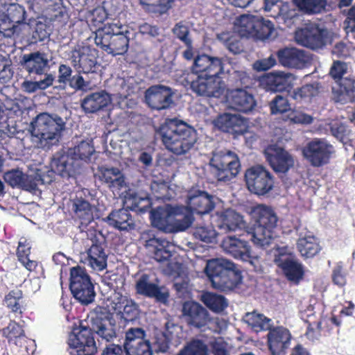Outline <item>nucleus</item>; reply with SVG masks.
Here are the masks:
<instances>
[{
	"mask_svg": "<svg viewBox=\"0 0 355 355\" xmlns=\"http://www.w3.org/2000/svg\"><path fill=\"white\" fill-rule=\"evenodd\" d=\"M69 288L74 298L82 304L87 305L94 300V285L86 270L81 266L71 268Z\"/></svg>",
	"mask_w": 355,
	"mask_h": 355,
	"instance_id": "nucleus-10",
	"label": "nucleus"
},
{
	"mask_svg": "<svg viewBox=\"0 0 355 355\" xmlns=\"http://www.w3.org/2000/svg\"><path fill=\"white\" fill-rule=\"evenodd\" d=\"M173 33L184 44L191 45L192 40L189 37V27L184 25L182 21L175 25L173 28Z\"/></svg>",
	"mask_w": 355,
	"mask_h": 355,
	"instance_id": "nucleus-60",
	"label": "nucleus"
},
{
	"mask_svg": "<svg viewBox=\"0 0 355 355\" xmlns=\"http://www.w3.org/2000/svg\"><path fill=\"white\" fill-rule=\"evenodd\" d=\"M110 16L102 6H98L91 12V21L94 26H97L98 24H103Z\"/></svg>",
	"mask_w": 355,
	"mask_h": 355,
	"instance_id": "nucleus-64",
	"label": "nucleus"
},
{
	"mask_svg": "<svg viewBox=\"0 0 355 355\" xmlns=\"http://www.w3.org/2000/svg\"><path fill=\"white\" fill-rule=\"evenodd\" d=\"M173 94L169 87L162 85H152L145 92V101L152 110H166L173 103Z\"/></svg>",
	"mask_w": 355,
	"mask_h": 355,
	"instance_id": "nucleus-20",
	"label": "nucleus"
},
{
	"mask_svg": "<svg viewBox=\"0 0 355 355\" xmlns=\"http://www.w3.org/2000/svg\"><path fill=\"white\" fill-rule=\"evenodd\" d=\"M192 71L197 75L190 84L193 92L207 97H219L222 94L220 75L224 73L222 58L204 53L199 55L194 59Z\"/></svg>",
	"mask_w": 355,
	"mask_h": 355,
	"instance_id": "nucleus-1",
	"label": "nucleus"
},
{
	"mask_svg": "<svg viewBox=\"0 0 355 355\" xmlns=\"http://www.w3.org/2000/svg\"><path fill=\"white\" fill-rule=\"evenodd\" d=\"M205 272L216 289L233 290L241 283L242 275L235 264L226 259H215L207 261Z\"/></svg>",
	"mask_w": 355,
	"mask_h": 355,
	"instance_id": "nucleus-5",
	"label": "nucleus"
},
{
	"mask_svg": "<svg viewBox=\"0 0 355 355\" xmlns=\"http://www.w3.org/2000/svg\"><path fill=\"white\" fill-rule=\"evenodd\" d=\"M146 332L140 327L130 328L125 332L124 349L127 355H152L149 340L145 339Z\"/></svg>",
	"mask_w": 355,
	"mask_h": 355,
	"instance_id": "nucleus-18",
	"label": "nucleus"
},
{
	"mask_svg": "<svg viewBox=\"0 0 355 355\" xmlns=\"http://www.w3.org/2000/svg\"><path fill=\"white\" fill-rule=\"evenodd\" d=\"M50 35L49 27L44 22L37 21L32 33V43L43 42Z\"/></svg>",
	"mask_w": 355,
	"mask_h": 355,
	"instance_id": "nucleus-58",
	"label": "nucleus"
},
{
	"mask_svg": "<svg viewBox=\"0 0 355 355\" xmlns=\"http://www.w3.org/2000/svg\"><path fill=\"white\" fill-rule=\"evenodd\" d=\"M274 262L281 268L288 281L298 284L303 279L304 272L302 266L294 259L291 253H287L283 249L279 250L275 255Z\"/></svg>",
	"mask_w": 355,
	"mask_h": 355,
	"instance_id": "nucleus-19",
	"label": "nucleus"
},
{
	"mask_svg": "<svg viewBox=\"0 0 355 355\" xmlns=\"http://www.w3.org/2000/svg\"><path fill=\"white\" fill-rule=\"evenodd\" d=\"M209 346L212 355H230L229 345L221 337L211 340Z\"/></svg>",
	"mask_w": 355,
	"mask_h": 355,
	"instance_id": "nucleus-57",
	"label": "nucleus"
},
{
	"mask_svg": "<svg viewBox=\"0 0 355 355\" xmlns=\"http://www.w3.org/2000/svg\"><path fill=\"white\" fill-rule=\"evenodd\" d=\"M201 301L211 311L219 313L228 306L227 299L222 295L205 292L202 295Z\"/></svg>",
	"mask_w": 355,
	"mask_h": 355,
	"instance_id": "nucleus-46",
	"label": "nucleus"
},
{
	"mask_svg": "<svg viewBox=\"0 0 355 355\" xmlns=\"http://www.w3.org/2000/svg\"><path fill=\"white\" fill-rule=\"evenodd\" d=\"M74 215L80 220L81 225H88L94 220L93 207L85 199L76 198L72 201Z\"/></svg>",
	"mask_w": 355,
	"mask_h": 355,
	"instance_id": "nucleus-42",
	"label": "nucleus"
},
{
	"mask_svg": "<svg viewBox=\"0 0 355 355\" xmlns=\"http://www.w3.org/2000/svg\"><path fill=\"white\" fill-rule=\"evenodd\" d=\"M279 62L284 67L302 69L309 62V58L302 50L284 48L277 52Z\"/></svg>",
	"mask_w": 355,
	"mask_h": 355,
	"instance_id": "nucleus-31",
	"label": "nucleus"
},
{
	"mask_svg": "<svg viewBox=\"0 0 355 355\" xmlns=\"http://www.w3.org/2000/svg\"><path fill=\"white\" fill-rule=\"evenodd\" d=\"M304 159L313 167L320 168L329 164L336 150L327 139L314 138L307 142L301 150Z\"/></svg>",
	"mask_w": 355,
	"mask_h": 355,
	"instance_id": "nucleus-8",
	"label": "nucleus"
},
{
	"mask_svg": "<svg viewBox=\"0 0 355 355\" xmlns=\"http://www.w3.org/2000/svg\"><path fill=\"white\" fill-rule=\"evenodd\" d=\"M23 292L20 289H13L5 295L3 302L5 306L17 316H21L23 313Z\"/></svg>",
	"mask_w": 355,
	"mask_h": 355,
	"instance_id": "nucleus-47",
	"label": "nucleus"
},
{
	"mask_svg": "<svg viewBox=\"0 0 355 355\" xmlns=\"http://www.w3.org/2000/svg\"><path fill=\"white\" fill-rule=\"evenodd\" d=\"M293 76L290 73L275 72L263 78L267 90L273 92H289L293 87Z\"/></svg>",
	"mask_w": 355,
	"mask_h": 355,
	"instance_id": "nucleus-32",
	"label": "nucleus"
},
{
	"mask_svg": "<svg viewBox=\"0 0 355 355\" xmlns=\"http://www.w3.org/2000/svg\"><path fill=\"white\" fill-rule=\"evenodd\" d=\"M130 203L128 207L139 214H144L151 209V202L149 198H141L137 194L132 195L127 200Z\"/></svg>",
	"mask_w": 355,
	"mask_h": 355,
	"instance_id": "nucleus-54",
	"label": "nucleus"
},
{
	"mask_svg": "<svg viewBox=\"0 0 355 355\" xmlns=\"http://www.w3.org/2000/svg\"><path fill=\"white\" fill-rule=\"evenodd\" d=\"M295 6L304 14L320 13L325 9L327 0H293Z\"/></svg>",
	"mask_w": 355,
	"mask_h": 355,
	"instance_id": "nucleus-50",
	"label": "nucleus"
},
{
	"mask_svg": "<svg viewBox=\"0 0 355 355\" xmlns=\"http://www.w3.org/2000/svg\"><path fill=\"white\" fill-rule=\"evenodd\" d=\"M266 160L276 172L286 173L293 166L291 155L280 147L270 146L265 152Z\"/></svg>",
	"mask_w": 355,
	"mask_h": 355,
	"instance_id": "nucleus-26",
	"label": "nucleus"
},
{
	"mask_svg": "<svg viewBox=\"0 0 355 355\" xmlns=\"http://www.w3.org/2000/svg\"><path fill=\"white\" fill-rule=\"evenodd\" d=\"M253 225L250 240L260 248L268 246L274 239V231L277 225L278 218L274 210L266 205H258L251 211Z\"/></svg>",
	"mask_w": 355,
	"mask_h": 355,
	"instance_id": "nucleus-4",
	"label": "nucleus"
},
{
	"mask_svg": "<svg viewBox=\"0 0 355 355\" xmlns=\"http://www.w3.org/2000/svg\"><path fill=\"white\" fill-rule=\"evenodd\" d=\"M319 88L313 84H306L300 87L293 89L291 94V98L297 102L310 101L313 97L318 96Z\"/></svg>",
	"mask_w": 355,
	"mask_h": 355,
	"instance_id": "nucleus-51",
	"label": "nucleus"
},
{
	"mask_svg": "<svg viewBox=\"0 0 355 355\" xmlns=\"http://www.w3.org/2000/svg\"><path fill=\"white\" fill-rule=\"evenodd\" d=\"M331 135L342 142L347 138L348 131L346 126L341 123H334L330 125Z\"/></svg>",
	"mask_w": 355,
	"mask_h": 355,
	"instance_id": "nucleus-62",
	"label": "nucleus"
},
{
	"mask_svg": "<svg viewBox=\"0 0 355 355\" xmlns=\"http://www.w3.org/2000/svg\"><path fill=\"white\" fill-rule=\"evenodd\" d=\"M209 164L211 174L220 182L232 180L241 171L239 156L230 150L214 151Z\"/></svg>",
	"mask_w": 355,
	"mask_h": 355,
	"instance_id": "nucleus-6",
	"label": "nucleus"
},
{
	"mask_svg": "<svg viewBox=\"0 0 355 355\" xmlns=\"http://www.w3.org/2000/svg\"><path fill=\"white\" fill-rule=\"evenodd\" d=\"M69 15L65 7L59 6L58 9L54 10L53 14L51 15V20L53 22H58L60 26L65 25L69 19Z\"/></svg>",
	"mask_w": 355,
	"mask_h": 355,
	"instance_id": "nucleus-63",
	"label": "nucleus"
},
{
	"mask_svg": "<svg viewBox=\"0 0 355 355\" xmlns=\"http://www.w3.org/2000/svg\"><path fill=\"white\" fill-rule=\"evenodd\" d=\"M162 142L169 152L175 155L189 153L197 141L196 130L178 119H166L157 130Z\"/></svg>",
	"mask_w": 355,
	"mask_h": 355,
	"instance_id": "nucleus-2",
	"label": "nucleus"
},
{
	"mask_svg": "<svg viewBox=\"0 0 355 355\" xmlns=\"http://www.w3.org/2000/svg\"><path fill=\"white\" fill-rule=\"evenodd\" d=\"M235 31L222 32L217 35V38L226 48L234 54H238L243 51L242 37H245L240 31L239 17L235 22Z\"/></svg>",
	"mask_w": 355,
	"mask_h": 355,
	"instance_id": "nucleus-38",
	"label": "nucleus"
},
{
	"mask_svg": "<svg viewBox=\"0 0 355 355\" xmlns=\"http://www.w3.org/2000/svg\"><path fill=\"white\" fill-rule=\"evenodd\" d=\"M269 107L272 114H282L291 110V104L287 98L277 95L269 103Z\"/></svg>",
	"mask_w": 355,
	"mask_h": 355,
	"instance_id": "nucleus-56",
	"label": "nucleus"
},
{
	"mask_svg": "<svg viewBox=\"0 0 355 355\" xmlns=\"http://www.w3.org/2000/svg\"><path fill=\"white\" fill-rule=\"evenodd\" d=\"M242 223V216L233 210L227 209L218 214L217 226L220 230L235 231Z\"/></svg>",
	"mask_w": 355,
	"mask_h": 355,
	"instance_id": "nucleus-43",
	"label": "nucleus"
},
{
	"mask_svg": "<svg viewBox=\"0 0 355 355\" xmlns=\"http://www.w3.org/2000/svg\"><path fill=\"white\" fill-rule=\"evenodd\" d=\"M147 247L153 254V258L157 262H164L172 256L171 243L165 239L153 238L147 241Z\"/></svg>",
	"mask_w": 355,
	"mask_h": 355,
	"instance_id": "nucleus-40",
	"label": "nucleus"
},
{
	"mask_svg": "<svg viewBox=\"0 0 355 355\" xmlns=\"http://www.w3.org/2000/svg\"><path fill=\"white\" fill-rule=\"evenodd\" d=\"M66 122L58 114L42 112L31 123V134L38 147L50 149L61 141Z\"/></svg>",
	"mask_w": 355,
	"mask_h": 355,
	"instance_id": "nucleus-3",
	"label": "nucleus"
},
{
	"mask_svg": "<svg viewBox=\"0 0 355 355\" xmlns=\"http://www.w3.org/2000/svg\"><path fill=\"white\" fill-rule=\"evenodd\" d=\"M94 334L98 336V342L111 343L116 338V324L110 311L104 306H96L87 316Z\"/></svg>",
	"mask_w": 355,
	"mask_h": 355,
	"instance_id": "nucleus-7",
	"label": "nucleus"
},
{
	"mask_svg": "<svg viewBox=\"0 0 355 355\" xmlns=\"http://www.w3.org/2000/svg\"><path fill=\"white\" fill-rule=\"evenodd\" d=\"M221 247L224 251L235 259L248 262L252 268H249L250 270L255 272L261 270L260 259L257 256L252 255L250 246L248 241L236 236H227L222 241Z\"/></svg>",
	"mask_w": 355,
	"mask_h": 355,
	"instance_id": "nucleus-11",
	"label": "nucleus"
},
{
	"mask_svg": "<svg viewBox=\"0 0 355 355\" xmlns=\"http://www.w3.org/2000/svg\"><path fill=\"white\" fill-rule=\"evenodd\" d=\"M51 173H57L62 178L74 176L79 168V164L76 162L70 154L64 150L55 153L51 161Z\"/></svg>",
	"mask_w": 355,
	"mask_h": 355,
	"instance_id": "nucleus-23",
	"label": "nucleus"
},
{
	"mask_svg": "<svg viewBox=\"0 0 355 355\" xmlns=\"http://www.w3.org/2000/svg\"><path fill=\"white\" fill-rule=\"evenodd\" d=\"M52 74H46L43 80L40 81L24 80L21 85V89L26 93H33L37 90H44L51 86L54 81Z\"/></svg>",
	"mask_w": 355,
	"mask_h": 355,
	"instance_id": "nucleus-52",
	"label": "nucleus"
},
{
	"mask_svg": "<svg viewBox=\"0 0 355 355\" xmlns=\"http://www.w3.org/2000/svg\"><path fill=\"white\" fill-rule=\"evenodd\" d=\"M194 237L207 243H214L217 233L211 225L196 226L193 230Z\"/></svg>",
	"mask_w": 355,
	"mask_h": 355,
	"instance_id": "nucleus-55",
	"label": "nucleus"
},
{
	"mask_svg": "<svg viewBox=\"0 0 355 355\" xmlns=\"http://www.w3.org/2000/svg\"><path fill=\"white\" fill-rule=\"evenodd\" d=\"M187 207L198 214L205 215L210 213L215 207L213 196L205 191L191 189L188 192Z\"/></svg>",
	"mask_w": 355,
	"mask_h": 355,
	"instance_id": "nucleus-22",
	"label": "nucleus"
},
{
	"mask_svg": "<svg viewBox=\"0 0 355 355\" xmlns=\"http://www.w3.org/2000/svg\"><path fill=\"white\" fill-rule=\"evenodd\" d=\"M3 178L6 183L12 188H18L34 193L38 190L39 184L44 183L41 175H28L18 168L5 172Z\"/></svg>",
	"mask_w": 355,
	"mask_h": 355,
	"instance_id": "nucleus-16",
	"label": "nucleus"
},
{
	"mask_svg": "<svg viewBox=\"0 0 355 355\" xmlns=\"http://www.w3.org/2000/svg\"><path fill=\"white\" fill-rule=\"evenodd\" d=\"M67 151L76 162L82 161L88 163L95 153V148L92 140H83L73 147L69 148Z\"/></svg>",
	"mask_w": 355,
	"mask_h": 355,
	"instance_id": "nucleus-44",
	"label": "nucleus"
},
{
	"mask_svg": "<svg viewBox=\"0 0 355 355\" xmlns=\"http://www.w3.org/2000/svg\"><path fill=\"white\" fill-rule=\"evenodd\" d=\"M182 320L191 329H202L211 321L208 311L194 301L185 302L182 305Z\"/></svg>",
	"mask_w": 355,
	"mask_h": 355,
	"instance_id": "nucleus-17",
	"label": "nucleus"
},
{
	"mask_svg": "<svg viewBox=\"0 0 355 355\" xmlns=\"http://www.w3.org/2000/svg\"><path fill=\"white\" fill-rule=\"evenodd\" d=\"M26 17V12L24 7L18 3H10L2 15H0V26L8 24L3 29H10L14 28L16 24L24 23Z\"/></svg>",
	"mask_w": 355,
	"mask_h": 355,
	"instance_id": "nucleus-34",
	"label": "nucleus"
},
{
	"mask_svg": "<svg viewBox=\"0 0 355 355\" xmlns=\"http://www.w3.org/2000/svg\"><path fill=\"white\" fill-rule=\"evenodd\" d=\"M216 125L223 132L232 134L235 137L244 135L248 130L244 118L229 113L219 115L216 120Z\"/></svg>",
	"mask_w": 355,
	"mask_h": 355,
	"instance_id": "nucleus-28",
	"label": "nucleus"
},
{
	"mask_svg": "<svg viewBox=\"0 0 355 355\" xmlns=\"http://www.w3.org/2000/svg\"><path fill=\"white\" fill-rule=\"evenodd\" d=\"M68 344L70 355H95L97 352L94 334L89 323L87 327L80 325L78 331L70 336Z\"/></svg>",
	"mask_w": 355,
	"mask_h": 355,
	"instance_id": "nucleus-13",
	"label": "nucleus"
},
{
	"mask_svg": "<svg viewBox=\"0 0 355 355\" xmlns=\"http://www.w3.org/2000/svg\"><path fill=\"white\" fill-rule=\"evenodd\" d=\"M244 320L256 331H267L271 328V320L256 311L247 313Z\"/></svg>",
	"mask_w": 355,
	"mask_h": 355,
	"instance_id": "nucleus-49",
	"label": "nucleus"
},
{
	"mask_svg": "<svg viewBox=\"0 0 355 355\" xmlns=\"http://www.w3.org/2000/svg\"><path fill=\"white\" fill-rule=\"evenodd\" d=\"M245 180L248 190L257 196H264L274 187L272 174L261 165L254 166L246 170Z\"/></svg>",
	"mask_w": 355,
	"mask_h": 355,
	"instance_id": "nucleus-12",
	"label": "nucleus"
},
{
	"mask_svg": "<svg viewBox=\"0 0 355 355\" xmlns=\"http://www.w3.org/2000/svg\"><path fill=\"white\" fill-rule=\"evenodd\" d=\"M176 214V209L171 205L158 207L150 210L151 223L154 227L164 232H172L175 227L173 222Z\"/></svg>",
	"mask_w": 355,
	"mask_h": 355,
	"instance_id": "nucleus-25",
	"label": "nucleus"
},
{
	"mask_svg": "<svg viewBox=\"0 0 355 355\" xmlns=\"http://www.w3.org/2000/svg\"><path fill=\"white\" fill-rule=\"evenodd\" d=\"M239 27L240 33L246 38L261 41L270 40L275 31L270 20L252 15L239 16Z\"/></svg>",
	"mask_w": 355,
	"mask_h": 355,
	"instance_id": "nucleus-9",
	"label": "nucleus"
},
{
	"mask_svg": "<svg viewBox=\"0 0 355 355\" xmlns=\"http://www.w3.org/2000/svg\"><path fill=\"white\" fill-rule=\"evenodd\" d=\"M347 273L342 263H337L332 270L331 279L334 284L339 287L344 286L347 283Z\"/></svg>",
	"mask_w": 355,
	"mask_h": 355,
	"instance_id": "nucleus-61",
	"label": "nucleus"
},
{
	"mask_svg": "<svg viewBox=\"0 0 355 355\" xmlns=\"http://www.w3.org/2000/svg\"><path fill=\"white\" fill-rule=\"evenodd\" d=\"M178 355H209L208 345L202 340L192 339Z\"/></svg>",
	"mask_w": 355,
	"mask_h": 355,
	"instance_id": "nucleus-53",
	"label": "nucleus"
},
{
	"mask_svg": "<svg viewBox=\"0 0 355 355\" xmlns=\"http://www.w3.org/2000/svg\"><path fill=\"white\" fill-rule=\"evenodd\" d=\"M110 101V97L105 92H94L82 100L81 107L85 113H95L106 107Z\"/></svg>",
	"mask_w": 355,
	"mask_h": 355,
	"instance_id": "nucleus-37",
	"label": "nucleus"
},
{
	"mask_svg": "<svg viewBox=\"0 0 355 355\" xmlns=\"http://www.w3.org/2000/svg\"><path fill=\"white\" fill-rule=\"evenodd\" d=\"M288 118L291 122L295 124L309 125L313 121V116L310 114L295 109H291Z\"/></svg>",
	"mask_w": 355,
	"mask_h": 355,
	"instance_id": "nucleus-59",
	"label": "nucleus"
},
{
	"mask_svg": "<svg viewBox=\"0 0 355 355\" xmlns=\"http://www.w3.org/2000/svg\"><path fill=\"white\" fill-rule=\"evenodd\" d=\"M88 265L94 270L101 271L107 267V254L105 243L98 240H92V244L87 250Z\"/></svg>",
	"mask_w": 355,
	"mask_h": 355,
	"instance_id": "nucleus-35",
	"label": "nucleus"
},
{
	"mask_svg": "<svg viewBox=\"0 0 355 355\" xmlns=\"http://www.w3.org/2000/svg\"><path fill=\"white\" fill-rule=\"evenodd\" d=\"M267 343L272 355H282L285 354L291 343L290 331L283 327H277L268 330Z\"/></svg>",
	"mask_w": 355,
	"mask_h": 355,
	"instance_id": "nucleus-24",
	"label": "nucleus"
},
{
	"mask_svg": "<svg viewBox=\"0 0 355 355\" xmlns=\"http://www.w3.org/2000/svg\"><path fill=\"white\" fill-rule=\"evenodd\" d=\"M295 38L297 44L312 50L323 49L329 41V32L317 25L298 29Z\"/></svg>",
	"mask_w": 355,
	"mask_h": 355,
	"instance_id": "nucleus-15",
	"label": "nucleus"
},
{
	"mask_svg": "<svg viewBox=\"0 0 355 355\" xmlns=\"http://www.w3.org/2000/svg\"><path fill=\"white\" fill-rule=\"evenodd\" d=\"M106 222L111 227L119 231H130L135 228V220L125 208L113 210L106 218Z\"/></svg>",
	"mask_w": 355,
	"mask_h": 355,
	"instance_id": "nucleus-33",
	"label": "nucleus"
},
{
	"mask_svg": "<svg viewBox=\"0 0 355 355\" xmlns=\"http://www.w3.org/2000/svg\"><path fill=\"white\" fill-rule=\"evenodd\" d=\"M114 33L110 42V49L107 53L113 55H123L128 51L130 42V27L116 20Z\"/></svg>",
	"mask_w": 355,
	"mask_h": 355,
	"instance_id": "nucleus-30",
	"label": "nucleus"
},
{
	"mask_svg": "<svg viewBox=\"0 0 355 355\" xmlns=\"http://www.w3.org/2000/svg\"><path fill=\"white\" fill-rule=\"evenodd\" d=\"M98 52L89 46H77L71 52L72 66L79 73H94L98 68Z\"/></svg>",
	"mask_w": 355,
	"mask_h": 355,
	"instance_id": "nucleus-14",
	"label": "nucleus"
},
{
	"mask_svg": "<svg viewBox=\"0 0 355 355\" xmlns=\"http://www.w3.org/2000/svg\"><path fill=\"white\" fill-rule=\"evenodd\" d=\"M226 102L232 109L243 113L252 111L256 106L253 95L243 88L227 89Z\"/></svg>",
	"mask_w": 355,
	"mask_h": 355,
	"instance_id": "nucleus-21",
	"label": "nucleus"
},
{
	"mask_svg": "<svg viewBox=\"0 0 355 355\" xmlns=\"http://www.w3.org/2000/svg\"><path fill=\"white\" fill-rule=\"evenodd\" d=\"M115 306L114 309L119 313L121 314V318L127 322H132L139 317V308L138 304L132 299L119 295L116 297L114 302Z\"/></svg>",
	"mask_w": 355,
	"mask_h": 355,
	"instance_id": "nucleus-36",
	"label": "nucleus"
},
{
	"mask_svg": "<svg viewBox=\"0 0 355 355\" xmlns=\"http://www.w3.org/2000/svg\"><path fill=\"white\" fill-rule=\"evenodd\" d=\"M23 68L28 74L45 75L49 69V60L44 53L40 51L24 54L21 59Z\"/></svg>",
	"mask_w": 355,
	"mask_h": 355,
	"instance_id": "nucleus-29",
	"label": "nucleus"
},
{
	"mask_svg": "<svg viewBox=\"0 0 355 355\" xmlns=\"http://www.w3.org/2000/svg\"><path fill=\"white\" fill-rule=\"evenodd\" d=\"M116 25V19H114L112 22L103 24V26L99 27L94 32V42L96 45L107 53L110 49V42L114 33Z\"/></svg>",
	"mask_w": 355,
	"mask_h": 355,
	"instance_id": "nucleus-41",
	"label": "nucleus"
},
{
	"mask_svg": "<svg viewBox=\"0 0 355 355\" xmlns=\"http://www.w3.org/2000/svg\"><path fill=\"white\" fill-rule=\"evenodd\" d=\"M135 290L137 294L154 298L156 301L162 303H166L169 297L168 293L162 291L158 284L151 282L150 275L146 273L142 274L137 280Z\"/></svg>",
	"mask_w": 355,
	"mask_h": 355,
	"instance_id": "nucleus-27",
	"label": "nucleus"
},
{
	"mask_svg": "<svg viewBox=\"0 0 355 355\" xmlns=\"http://www.w3.org/2000/svg\"><path fill=\"white\" fill-rule=\"evenodd\" d=\"M175 0H139V3L147 12L163 15L173 7Z\"/></svg>",
	"mask_w": 355,
	"mask_h": 355,
	"instance_id": "nucleus-45",
	"label": "nucleus"
},
{
	"mask_svg": "<svg viewBox=\"0 0 355 355\" xmlns=\"http://www.w3.org/2000/svg\"><path fill=\"white\" fill-rule=\"evenodd\" d=\"M99 180L107 184L110 189L120 190L125 185V177L121 171L116 167L99 166Z\"/></svg>",
	"mask_w": 355,
	"mask_h": 355,
	"instance_id": "nucleus-39",
	"label": "nucleus"
},
{
	"mask_svg": "<svg viewBox=\"0 0 355 355\" xmlns=\"http://www.w3.org/2000/svg\"><path fill=\"white\" fill-rule=\"evenodd\" d=\"M297 248L302 256L311 258L317 254L320 247L315 236H306L298 239Z\"/></svg>",
	"mask_w": 355,
	"mask_h": 355,
	"instance_id": "nucleus-48",
	"label": "nucleus"
}]
</instances>
